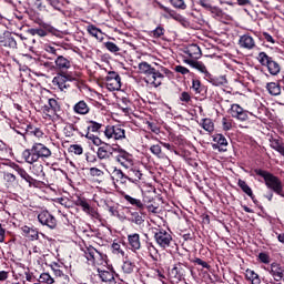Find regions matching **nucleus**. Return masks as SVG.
<instances>
[{
    "instance_id": "obj_1",
    "label": "nucleus",
    "mask_w": 284,
    "mask_h": 284,
    "mask_svg": "<svg viewBox=\"0 0 284 284\" xmlns=\"http://www.w3.org/2000/svg\"><path fill=\"white\" fill-rule=\"evenodd\" d=\"M254 174L263 179L267 190H271V192H274L277 196L284 199L283 181H281L278 176L263 169H254Z\"/></svg>"
},
{
    "instance_id": "obj_2",
    "label": "nucleus",
    "mask_w": 284,
    "mask_h": 284,
    "mask_svg": "<svg viewBox=\"0 0 284 284\" xmlns=\"http://www.w3.org/2000/svg\"><path fill=\"white\" fill-rule=\"evenodd\" d=\"M50 156H52V151L43 143H33L31 149H27L22 152V159L26 163H29V165L37 163L39 159H50Z\"/></svg>"
},
{
    "instance_id": "obj_3",
    "label": "nucleus",
    "mask_w": 284,
    "mask_h": 284,
    "mask_svg": "<svg viewBox=\"0 0 284 284\" xmlns=\"http://www.w3.org/2000/svg\"><path fill=\"white\" fill-rule=\"evenodd\" d=\"M139 71L140 74H145L146 77V83H151V85H154V88H159L161 85V80L164 75L160 71H156V69L152 68L150 63L148 62H140L139 63Z\"/></svg>"
},
{
    "instance_id": "obj_4",
    "label": "nucleus",
    "mask_w": 284,
    "mask_h": 284,
    "mask_svg": "<svg viewBox=\"0 0 284 284\" xmlns=\"http://www.w3.org/2000/svg\"><path fill=\"white\" fill-rule=\"evenodd\" d=\"M258 62L261 63V65H264L265 68H267L270 74H272V77H276L277 74H280L281 72V64H278V62L274 61V58L267 55V53L265 52H260L258 53Z\"/></svg>"
},
{
    "instance_id": "obj_5",
    "label": "nucleus",
    "mask_w": 284,
    "mask_h": 284,
    "mask_svg": "<svg viewBox=\"0 0 284 284\" xmlns=\"http://www.w3.org/2000/svg\"><path fill=\"white\" fill-rule=\"evenodd\" d=\"M153 234L155 242L162 247V250H168V247L172 245V235L168 231L163 229H155Z\"/></svg>"
},
{
    "instance_id": "obj_6",
    "label": "nucleus",
    "mask_w": 284,
    "mask_h": 284,
    "mask_svg": "<svg viewBox=\"0 0 284 284\" xmlns=\"http://www.w3.org/2000/svg\"><path fill=\"white\" fill-rule=\"evenodd\" d=\"M104 136L114 141H123L125 139V129L121 128V125H106Z\"/></svg>"
},
{
    "instance_id": "obj_7",
    "label": "nucleus",
    "mask_w": 284,
    "mask_h": 284,
    "mask_svg": "<svg viewBox=\"0 0 284 284\" xmlns=\"http://www.w3.org/2000/svg\"><path fill=\"white\" fill-rule=\"evenodd\" d=\"M114 152H116V148H113L112 145L104 143L102 146L98 149L97 156L100 161H110L114 159Z\"/></svg>"
},
{
    "instance_id": "obj_8",
    "label": "nucleus",
    "mask_w": 284,
    "mask_h": 284,
    "mask_svg": "<svg viewBox=\"0 0 284 284\" xmlns=\"http://www.w3.org/2000/svg\"><path fill=\"white\" fill-rule=\"evenodd\" d=\"M267 273L276 281L277 283L284 282V266L278 262H273L268 267L265 268Z\"/></svg>"
},
{
    "instance_id": "obj_9",
    "label": "nucleus",
    "mask_w": 284,
    "mask_h": 284,
    "mask_svg": "<svg viewBox=\"0 0 284 284\" xmlns=\"http://www.w3.org/2000/svg\"><path fill=\"white\" fill-rule=\"evenodd\" d=\"M38 221L41 223V225L49 227V230L57 229V217H54V215L50 214L48 211L40 212L38 215Z\"/></svg>"
},
{
    "instance_id": "obj_10",
    "label": "nucleus",
    "mask_w": 284,
    "mask_h": 284,
    "mask_svg": "<svg viewBox=\"0 0 284 284\" xmlns=\"http://www.w3.org/2000/svg\"><path fill=\"white\" fill-rule=\"evenodd\" d=\"M106 85L111 91L121 90V75H119L115 71H109L105 77Z\"/></svg>"
},
{
    "instance_id": "obj_11",
    "label": "nucleus",
    "mask_w": 284,
    "mask_h": 284,
    "mask_svg": "<svg viewBox=\"0 0 284 284\" xmlns=\"http://www.w3.org/2000/svg\"><path fill=\"white\" fill-rule=\"evenodd\" d=\"M119 154L115 156V161L122 164L123 168H130L132 165V155L128 153L125 150L121 149L120 146L115 148Z\"/></svg>"
},
{
    "instance_id": "obj_12",
    "label": "nucleus",
    "mask_w": 284,
    "mask_h": 284,
    "mask_svg": "<svg viewBox=\"0 0 284 284\" xmlns=\"http://www.w3.org/2000/svg\"><path fill=\"white\" fill-rule=\"evenodd\" d=\"M247 114H250V112L245 111L243 106L239 104L231 105V115L233 119H237L239 121H247V119H250Z\"/></svg>"
},
{
    "instance_id": "obj_13",
    "label": "nucleus",
    "mask_w": 284,
    "mask_h": 284,
    "mask_svg": "<svg viewBox=\"0 0 284 284\" xmlns=\"http://www.w3.org/2000/svg\"><path fill=\"white\" fill-rule=\"evenodd\" d=\"M214 144H212L213 150H219V152H227V139L223 134H215L213 136Z\"/></svg>"
},
{
    "instance_id": "obj_14",
    "label": "nucleus",
    "mask_w": 284,
    "mask_h": 284,
    "mask_svg": "<svg viewBox=\"0 0 284 284\" xmlns=\"http://www.w3.org/2000/svg\"><path fill=\"white\" fill-rule=\"evenodd\" d=\"M0 45H3L4 48L17 49V39L12 37V33L4 32L0 36Z\"/></svg>"
},
{
    "instance_id": "obj_15",
    "label": "nucleus",
    "mask_w": 284,
    "mask_h": 284,
    "mask_svg": "<svg viewBox=\"0 0 284 284\" xmlns=\"http://www.w3.org/2000/svg\"><path fill=\"white\" fill-rule=\"evenodd\" d=\"M240 48H244L245 50H254L256 48V42L254 41V38L250 34H244L240 37L239 40Z\"/></svg>"
},
{
    "instance_id": "obj_16",
    "label": "nucleus",
    "mask_w": 284,
    "mask_h": 284,
    "mask_svg": "<svg viewBox=\"0 0 284 284\" xmlns=\"http://www.w3.org/2000/svg\"><path fill=\"white\" fill-rule=\"evenodd\" d=\"M141 176H143V173H141V170L136 166H132L129 169L125 180L130 181V183H139L141 181Z\"/></svg>"
},
{
    "instance_id": "obj_17",
    "label": "nucleus",
    "mask_w": 284,
    "mask_h": 284,
    "mask_svg": "<svg viewBox=\"0 0 284 284\" xmlns=\"http://www.w3.org/2000/svg\"><path fill=\"white\" fill-rule=\"evenodd\" d=\"M237 185L242 190V192H244V194H247L250 196L255 205L258 204V200H256V196L254 195V192H252V187L247 185V182H245L244 180H239Z\"/></svg>"
},
{
    "instance_id": "obj_18",
    "label": "nucleus",
    "mask_w": 284,
    "mask_h": 284,
    "mask_svg": "<svg viewBox=\"0 0 284 284\" xmlns=\"http://www.w3.org/2000/svg\"><path fill=\"white\" fill-rule=\"evenodd\" d=\"M206 80L209 83H212V85H215L216 88H220L221 85H227V78H225V75L214 77L212 73H206Z\"/></svg>"
},
{
    "instance_id": "obj_19",
    "label": "nucleus",
    "mask_w": 284,
    "mask_h": 284,
    "mask_svg": "<svg viewBox=\"0 0 284 284\" xmlns=\"http://www.w3.org/2000/svg\"><path fill=\"white\" fill-rule=\"evenodd\" d=\"M54 63L58 70H60L61 72H63V70H70L72 68V63L70 62V60H68V58L63 55H58L54 60Z\"/></svg>"
},
{
    "instance_id": "obj_20",
    "label": "nucleus",
    "mask_w": 284,
    "mask_h": 284,
    "mask_svg": "<svg viewBox=\"0 0 284 284\" xmlns=\"http://www.w3.org/2000/svg\"><path fill=\"white\" fill-rule=\"evenodd\" d=\"M128 241L133 252H136V250H141V235H139V233L128 235Z\"/></svg>"
},
{
    "instance_id": "obj_21",
    "label": "nucleus",
    "mask_w": 284,
    "mask_h": 284,
    "mask_svg": "<svg viewBox=\"0 0 284 284\" xmlns=\"http://www.w3.org/2000/svg\"><path fill=\"white\" fill-rule=\"evenodd\" d=\"M98 274L103 283H116V280L114 278V271H103L98 268Z\"/></svg>"
},
{
    "instance_id": "obj_22",
    "label": "nucleus",
    "mask_w": 284,
    "mask_h": 284,
    "mask_svg": "<svg viewBox=\"0 0 284 284\" xmlns=\"http://www.w3.org/2000/svg\"><path fill=\"white\" fill-rule=\"evenodd\" d=\"M84 256H85L87 261H91L94 263V261H97V258H101V252H99L93 246H88L84 250Z\"/></svg>"
},
{
    "instance_id": "obj_23",
    "label": "nucleus",
    "mask_w": 284,
    "mask_h": 284,
    "mask_svg": "<svg viewBox=\"0 0 284 284\" xmlns=\"http://www.w3.org/2000/svg\"><path fill=\"white\" fill-rule=\"evenodd\" d=\"M45 112H53V114H59L61 112V104H59V101L57 99L51 98L48 101V105H44Z\"/></svg>"
},
{
    "instance_id": "obj_24",
    "label": "nucleus",
    "mask_w": 284,
    "mask_h": 284,
    "mask_svg": "<svg viewBox=\"0 0 284 284\" xmlns=\"http://www.w3.org/2000/svg\"><path fill=\"white\" fill-rule=\"evenodd\" d=\"M184 52L191 59H201V47L197 44H190Z\"/></svg>"
},
{
    "instance_id": "obj_25",
    "label": "nucleus",
    "mask_w": 284,
    "mask_h": 284,
    "mask_svg": "<svg viewBox=\"0 0 284 284\" xmlns=\"http://www.w3.org/2000/svg\"><path fill=\"white\" fill-rule=\"evenodd\" d=\"M53 83L58 85L59 90L61 91L68 90V88H70V84H68V80H65L61 72L53 78Z\"/></svg>"
},
{
    "instance_id": "obj_26",
    "label": "nucleus",
    "mask_w": 284,
    "mask_h": 284,
    "mask_svg": "<svg viewBox=\"0 0 284 284\" xmlns=\"http://www.w3.org/2000/svg\"><path fill=\"white\" fill-rule=\"evenodd\" d=\"M73 112H75V114H88L90 112V106H88L85 101L81 100L74 104Z\"/></svg>"
},
{
    "instance_id": "obj_27",
    "label": "nucleus",
    "mask_w": 284,
    "mask_h": 284,
    "mask_svg": "<svg viewBox=\"0 0 284 284\" xmlns=\"http://www.w3.org/2000/svg\"><path fill=\"white\" fill-rule=\"evenodd\" d=\"M26 129H22L26 134L37 136V139H41L43 136V131L37 126H32V124L24 125Z\"/></svg>"
},
{
    "instance_id": "obj_28",
    "label": "nucleus",
    "mask_w": 284,
    "mask_h": 284,
    "mask_svg": "<svg viewBox=\"0 0 284 284\" xmlns=\"http://www.w3.org/2000/svg\"><path fill=\"white\" fill-rule=\"evenodd\" d=\"M159 8H160V10H163L164 12H166V14H169V17H171V19H174V21H183V16H181L176 11H174L161 3H159Z\"/></svg>"
},
{
    "instance_id": "obj_29",
    "label": "nucleus",
    "mask_w": 284,
    "mask_h": 284,
    "mask_svg": "<svg viewBox=\"0 0 284 284\" xmlns=\"http://www.w3.org/2000/svg\"><path fill=\"white\" fill-rule=\"evenodd\" d=\"M266 90L272 97H278V94H281V84L276 82H268L266 84Z\"/></svg>"
},
{
    "instance_id": "obj_30",
    "label": "nucleus",
    "mask_w": 284,
    "mask_h": 284,
    "mask_svg": "<svg viewBox=\"0 0 284 284\" xmlns=\"http://www.w3.org/2000/svg\"><path fill=\"white\" fill-rule=\"evenodd\" d=\"M246 278L251 281L252 284H261V277L252 270H246Z\"/></svg>"
},
{
    "instance_id": "obj_31",
    "label": "nucleus",
    "mask_w": 284,
    "mask_h": 284,
    "mask_svg": "<svg viewBox=\"0 0 284 284\" xmlns=\"http://www.w3.org/2000/svg\"><path fill=\"white\" fill-rule=\"evenodd\" d=\"M129 221L130 223H135V225H142L144 222L143 216L139 212H131Z\"/></svg>"
},
{
    "instance_id": "obj_32",
    "label": "nucleus",
    "mask_w": 284,
    "mask_h": 284,
    "mask_svg": "<svg viewBox=\"0 0 284 284\" xmlns=\"http://www.w3.org/2000/svg\"><path fill=\"white\" fill-rule=\"evenodd\" d=\"M88 126H87V132H99V130H101V128H103V124L102 123H99L97 121H89L88 122Z\"/></svg>"
},
{
    "instance_id": "obj_33",
    "label": "nucleus",
    "mask_w": 284,
    "mask_h": 284,
    "mask_svg": "<svg viewBox=\"0 0 284 284\" xmlns=\"http://www.w3.org/2000/svg\"><path fill=\"white\" fill-rule=\"evenodd\" d=\"M124 199L130 203L131 205H134L135 207H139V210H143L144 205L143 202L139 199H134L130 195H124Z\"/></svg>"
},
{
    "instance_id": "obj_34",
    "label": "nucleus",
    "mask_w": 284,
    "mask_h": 284,
    "mask_svg": "<svg viewBox=\"0 0 284 284\" xmlns=\"http://www.w3.org/2000/svg\"><path fill=\"white\" fill-rule=\"evenodd\" d=\"M146 247L149 250L150 256L153 261H159V251L156 250V247L154 246V244H152L151 242L146 244Z\"/></svg>"
},
{
    "instance_id": "obj_35",
    "label": "nucleus",
    "mask_w": 284,
    "mask_h": 284,
    "mask_svg": "<svg viewBox=\"0 0 284 284\" xmlns=\"http://www.w3.org/2000/svg\"><path fill=\"white\" fill-rule=\"evenodd\" d=\"M201 125L206 132H214V122H212V119H203Z\"/></svg>"
},
{
    "instance_id": "obj_36",
    "label": "nucleus",
    "mask_w": 284,
    "mask_h": 284,
    "mask_svg": "<svg viewBox=\"0 0 284 284\" xmlns=\"http://www.w3.org/2000/svg\"><path fill=\"white\" fill-rule=\"evenodd\" d=\"M134 267H136V265H134V263L131 261H125L122 265L124 274H132L134 272Z\"/></svg>"
},
{
    "instance_id": "obj_37",
    "label": "nucleus",
    "mask_w": 284,
    "mask_h": 284,
    "mask_svg": "<svg viewBox=\"0 0 284 284\" xmlns=\"http://www.w3.org/2000/svg\"><path fill=\"white\" fill-rule=\"evenodd\" d=\"M57 29L53 27L47 26L45 29L37 28V36L38 37H48V32H55Z\"/></svg>"
},
{
    "instance_id": "obj_38",
    "label": "nucleus",
    "mask_w": 284,
    "mask_h": 284,
    "mask_svg": "<svg viewBox=\"0 0 284 284\" xmlns=\"http://www.w3.org/2000/svg\"><path fill=\"white\" fill-rule=\"evenodd\" d=\"M195 70H199V72H202V74H204V79H207V74H210L207 72V68L205 67V64L201 61H196L194 67Z\"/></svg>"
},
{
    "instance_id": "obj_39",
    "label": "nucleus",
    "mask_w": 284,
    "mask_h": 284,
    "mask_svg": "<svg viewBox=\"0 0 284 284\" xmlns=\"http://www.w3.org/2000/svg\"><path fill=\"white\" fill-rule=\"evenodd\" d=\"M85 138L89 139V141H92L93 145H97V146L103 145V141H101L98 135L87 132Z\"/></svg>"
},
{
    "instance_id": "obj_40",
    "label": "nucleus",
    "mask_w": 284,
    "mask_h": 284,
    "mask_svg": "<svg viewBox=\"0 0 284 284\" xmlns=\"http://www.w3.org/2000/svg\"><path fill=\"white\" fill-rule=\"evenodd\" d=\"M16 171L18 172L19 176H21V179L27 181V183H29V181H32V178L30 176V174H28V172L21 169L19 165H16Z\"/></svg>"
},
{
    "instance_id": "obj_41",
    "label": "nucleus",
    "mask_w": 284,
    "mask_h": 284,
    "mask_svg": "<svg viewBox=\"0 0 284 284\" xmlns=\"http://www.w3.org/2000/svg\"><path fill=\"white\" fill-rule=\"evenodd\" d=\"M171 6L176 8L178 10H185L187 4H185V0H170Z\"/></svg>"
},
{
    "instance_id": "obj_42",
    "label": "nucleus",
    "mask_w": 284,
    "mask_h": 284,
    "mask_svg": "<svg viewBox=\"0 0 284 284\" xmlns=\"http://www.w3.org/2000/svg\"><path fill=\"white\" fill-rule=\"evenodd\" d=\"M163 34H165V29L161 26H159L156 29L151 31V37H153V39H161Z\"/></svg>"
},
{
    "instance_id": "obj_43",
    "label": "nucleus",
    "mask_w": 284,
    "mask_h": 284,
    "mask_svg": "<svg viewBox=\"0 0 284 284\" xmlns=\"http://www.w3.org/2000/svg\"><path fill=\"white\" fill-rule=\"evenodd\" d=\"M104 174L105 173L101 169H98V168L90 169V175L95 179H103Z\"/></svg>"
},
{
    "instance_id": "obj_44",
    "label": "nucleus",
    "mask_w": 284,
    "mask_h": 284,
    "mask_svg": "<svg viewBox=\"0 0 284 284\" xmlns=\"http://www.w3.org/2000/svg\"><path fill=\"white\" fill-rule=\"evenodd\" d=\"M87 30L89 34H91V37H95V39H99V34H101V30L97 28L94 24H90Z\"/></svg>"
},
{
    "instance_id": "obj_45",
    "label": "nucleus",
    "mask_w": 284,
    "mask_h": 284,
    "mask_svg": "<svg viewBox=\"0 0 284 284\" xmlns=\"http://www.w3.org/2000/svg\"><path fill=\"white\" fill-rule=\"evenodd\" d=\"M104 47L106 48V50H109V52L116 53L121 51V48H119V45H116V43L114 42H105Z\"/></svg>"
},
{
    "instance_id": "obj_46",
    "label": "nucleus",
    "mask_w": 284,
    "mask_h": 284,
    "mask_svg": "<svg viewBox=\"0 0 284 284\" xmlns=\"http://www.w3.org/2000/svg\"><path fill=\"white\" fill-rule=\"evenodd\" d=\"M180 101H182V103L190 104L192 103V95L187 91H183L180 94Z\"/></svg>"
},
{
    "instance_id": "obj_47",
    "label": "nucleus",
    "mask_w": 284,
    "mask_h": 284,
    "mask_svg": "<svg viewBox=\"0 0 284 284\" xmlns=\"http://www.w3.org/2000/svg\"><path fill=\"white\" fill-rule=\"evenodd\" d=\"M40 283H47V284H52L54 283V278H52V276H50V274L48 273H42L40 275Z\"/></svg>"
},
{
    "instance_id": "obj_48",
    "label": "nucleus",
    "mask_w": 284,
    "mask_h": 284,
    "mask_svg": "<svg viewBox=\"0 0 284 284\" xmlns=\"http://www.w3.org/2000/svg\"><path fill=\"white\" fill-rule=\"evenodd\" d=\"M75 205L82 207L83 212H90V204L85 200L78 199Z\"/></svg>"
},
{
    "instance_id": "obj_49",
    "label": "nucleus",
    "mask_w": 284,
    "mask_h": 284,
    "mask_svg": "<svg viewBox=\"0 0 284 284\" xmlns=\"http://www.w3.org/2000/svg\"><path fill=\"white\" fill-rule=\"evenodd\" d=\"M70 152H73V154L81 155L83 154V146H81V144H72L70 146Z\"/></svg>"
},
{
    "instance_id": "obj_50",
    "label": "nucleus",
    "mask_w": 284,
    "mask_h": 284,
    "mask_svg": "<svg viewBox=\"0 0 284 284\" xmlns=\"http://www.w3.org/2000/svg\"><path fill=\"white\" fill-rule=\"evenodd\" d=\"M150 152L152 154H154L155 156H158L159 159H161V145L159 144H153L151 148H150Z\"/></svg>"
},
{
    "instance_id": "obj_51",
    "label": "nucleus",
    "mask_w": 284,
    "mask_h": 284,
    "mask_svg": "<svg viewBox=\"0 0 284 284\" xmlns=\"http://www.w3.org/2000/svg\"><path fill=\"white\" fill-rule=\"evenodd\" d=\"M113 176H115L116 181H123L128 174L123 173L121 169H114L113 171Z\"/></svg>"
},
{
    "instance_id": "obj_52",
    "label": "nucleus",
    "mask_w": 284,
    "mask_h": 284,
    "mask_svg": "<svg viewBox=\"0 0 284 284\" xmlns=\"http://www.w3.org/2000/svg\"><path fill=\"white\" fill-rule=\"evenodd\" d=\"M258 260L261 261V263H264L265 265H270V261H271L270 254L260 253L258 254Z\"/></svg>"
},
{
    "instance_id": "obj_53",
    "label": "nucleus",
    "mask_w": 284,
    "mask_h": 284,
    "mask_svg": "<svg viewBox=\"0 0 284 284\" xmlns=\"http://www.w3.org/2000/svg\"><path fill=\"white\" fill-rule=\"evenodd\" d=\"M200 6L204 8V10H210L211 12H214V8H212V4H210V0H199Z\"/></svg>"
},
{
    "instance_id": "obj_54",
    "label": "nucleus",
    "mask_w": 284,
    "mask_h": 284,
    "mask_svg": "<svg viewBox=\"0 0 284 284\" xmlns=\"http://www.w3.org/2000/svg\"><path fill=\"white\" fill-rule=\"evenodd\" d=\"M33 171L37 176H45V172H43V165L41 164L34 165Z\"/></svg>"
},
{
    "instance_id": "obj_55",
    "label": "nucleus",
    "mask_w": 284,
    "mask_h": 284,
    "mask_svg": "<svg viewBox=\"0 0 284 284\" xmlns=\"http://www.w3.org/2000/svg\"><path fill=\"white\" fill-rule=\"evenodd\" d=\"M128 103H130V101L126 98H123L119 103L120 110H123V112H128V110H130V108L128 106Z\"/></svg>"
},
{
    "instance_id": "obj_56",
    "label": "nucleus",
    "mask_w": 284,
    "mask_h": 284,
    "mask_svg": "<svg viewBox=\"0 0 284 284\" xmlns=\"http://www.w3.org/2000/svg\"><path fill=\"white\" fill-rule=\"evenodd\" d=\"M49 4H51L52 8H54V10H59V12H61V1L59 0H47Z\"/></svg>"
},
{
    "instance_id": "obj_57",
    "label": "nucleus",
    "mask_w": 284,
    "mask_h": 284,
    "mask_svg": "<svg viewBox=\"0 0 284 284\" xmlns=\"http://www.w3.org/2000/svg\"><path fill=\"white\" fill-rule=\"evenodd\" d=\"M26 125H28V124H22L21 126H19V125H16L14 128H13V130H14V132H17V134H20L21 136H26V131H23V130H26Z\"/></svg>"
},
{
    "instance_id": "obj_58",
    "label": "nucleus",
    "mask_w": 284,
    "mask_h": 284,
    "mask_svg": "<svg viewBox=\"0 0 284 284\" xmlns=\"http://www.w3.org/2000/svg\"><path fill=\"white\" fill-rule=\"evenodd\" d=\"M192 88L197 94H201V81L200 80H192Z\"/></svg>"
},
{
    "instance_id": "obj_59",
    "label": "nucleus",
    "mask_w": 284,
    "mask_h": 284,
    "mask_svg": "<svg viewBox=\"0 0 284 284\" xmlns=\"http://www.w3.org/2000/svg\"><path fill=\"white\" fill-rule=\"evenodd\" d=\"M62 73L63 78L68 81H77V77H74V74L72 72H60Z\"/></svg>"
},
{
    "instance_id": "obj_60",
    "label": "nucleus",
    "mask_w": 284,
    "mask_h": 284,
    "mask_svg": "<svg viewBox=\"0 0 284 284\" xmlns=\"http://www.w3.org/2000/svg\"><path fill=\"white\" fill-rule=\"evenodd\" d=\"M4 181H7V183H14V181H17V175L7 172L4 173Z\"/></svg>"
},
{
    "instance_id": "obj_61",
    "label": "nucleus",
    "mask_w": 284,
    "mask_h": 284,
    "mask_svg": "<svg viewBox=\"0 0 284 284\" xmlns=\"http://www.w3.org/2000/svg\"><path fill=\"white\" fill-rule=\"evenodd\" d=\"M27 239H30L31 241H38L39 240V231L31 229V232H29V236Z\"/></svg>"
},
{
    "instance_id": "obj_62",
    "label": "nucleus",
    "mask_w": 284,
    "mask_h": 284,
    "mask_svg": "<svg viewBox=\"0 0 284 284\" xmlns=\"http://www.w3.org/2000/svg\"><path fill=\"white\" fill-rule=\"evenodd\" d=\"M175 72H179L180 74H190V69H187L183 65H176Z\"/></svg>"
},
{
    "instance_id": "obj_63",
    "label": "nucleus",
    "mask_w": 284,
    "mask_h": 284,
    "mask_svg": "<svg viewBox=\"0 0 284 284\" xmlns=\"http://www.w3.org/2000/svg\"><path fill=\"white\" fill-rule=\"evenodd\" d=\"M111 201L110 200H106V199H101L100 200V204L102 205V207H104V210H110V207H112L111 205Z\"/></svg>"
},
{
    "instance_id": "obj_64",
    "label": "nucleus",
    "mask_w": 284,
    "mask_h": 284,
    "mask_svg": "<svg viewBox=\"0 0 284 284\" xmlns=\"http://www.w3.org/2000/svg\"><path fill=\"white\" fill-rule=\"evenodd\" d=\"M223 130H232V122L227 121L226 118H223L222 120Z\"/></svg>"
}]
</instances>
